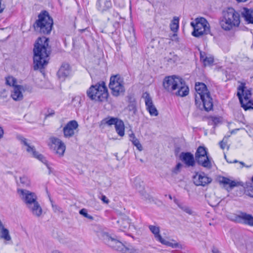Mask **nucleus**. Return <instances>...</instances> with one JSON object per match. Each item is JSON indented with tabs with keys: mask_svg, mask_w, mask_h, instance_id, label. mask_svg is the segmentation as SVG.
I'll list each match as a JSON object with an SVG mask.
<instances>
[{
	"mask_svg": "<svg viewBox=\"0 0 253 253\" xmlns=\"http://www.w3.org/2000/svg\"><path fill=\"white\" fill-rule=\"evenodd\" d=\"M195 89L198 94L195 96V104L201 110H204L207 112L212 110L213 100L210 92L206 85L203 83H196Z\"/></svg>",
	"mask_w": 253,
	"mask_h": 253,
	"instance_id": "obj_1",
	"label": "nucleus"
},
{
	"mask_svg": "<svg viewBox=\"0 0 253 253\" xmlns=\"http://www.w3.org/2000/svg\"><path fill=\"white\" fill-rule=\"evenodd\" d=\"M17 193L33 215L39 217L42 214V209L38 201V197L35 193L20 188L17 189Z\"/></svg>",
	"mask_w": 253,
	"mask_h": 253,
	"instance_id": "obj_2",
	"label": "nucleus"
},
{
	"mask_svg": "<svg viewBox=\"0 0 253 253\" xmlns=\"http://www.w3.org/2000/svg\"><path fill=\"white\" fill-rule=\"evenodd\" d=\"M33 52V63H48L50 53L48 38L39 37L34 44Z\"/></svg>",
	"mask_w": 253,
	"mask_h": 253,
	"instance_id": "obj_3",
	"label": "nucleus"
},
{
	"mask_svg": "<svg viewBox=\"0 0 253 253\" xmlns=\"http://www.w3.org/2000/svg\"><path fill=\"white\" fill-rule=\"evenodd\" d=\"M240 23V15L234 8L229 7L223 11L219 24L221 28L226 31L239 26Z\"/></svg>",
	"mask_w": 253,
	"mask_h": 253,
	"instance_id": "obj_4",
	"label": "nucleus"
},
{
	"mask_svg": "<svg viewBox=\"0 0 253 253\" xmlns=\"http://www.w3.org/2000/svg\"><path fill=\"white\" fill-rule=\"evenodd\" d=\"M53 19L46 11L40 13L34 24L35 30L42 34H48L51 32L53 26Z\"/></svg>",
	"mask_w": 253,
	"mask_h": 253,
	"instance_id": "obj_5",
	"label": "nucleus"
},
{
	"mask_svg": "<svg viewBox=\"0 0 253 253\" xmlns=\"http://www.w3.org/2000/svg\"><path fill=\"white\" fill-rule=\"evenodd\" d=\"M86 93L91 100L100 102L104 101L108 96L107 88L103 82L101 84L91 85Z\"/></svg>",
	"mask_w": 253,
	"mask_h": 253,
	"instance_id": "obj_6",
	"label": "nucleus"
},
{
	"mask_svg": "<svg viewBox=\"0 0 253 253\" xmlns=\"http://www.w3.org/2000/svg\"><path fill=\"white\" fill-rule=\"evenodd\" d=\"M102 236L107 245L120 253H134L135 251L131 246L124 244L107 233H104Z\"/></svg>",
	"mask_w": 253,
	"mask_h": 253,
	"instance_id": "obj_7",
	"label": "nucleus"
},
{
	"mask_svg": "<svg viewBox=\"0 0 253 253\" xmlns=\"http://www.w3.org/2000/svg\"><path fill=\"white\" fill-rule=\"evenodd\" d=\"M196 162L199 165L208 169L212 167L211 158L208 156V149L204 146L198 147L195 154Z\"/></svg>",
	"mask_w": 253,
	"mask_h": 253,
	"instance_id": "obj_8",
	"label": "nucleus"
},
{
	"mask_svg": "<svg viewBox=\"0 0 253 253\" xmlns=\"http://www.w3.org/2000/svg\"><path fill=\"white\" fill-rule=\"evenodd\" d=\"M190 25L194 29L192 34L195 37L207 34L210 30L208 21L203 17L196 18L195 22H191Z\"/></svg>",
	"mask_w": 253,
	"mask_h": 253,
	"instance_id": "obj_9",
	"label": "nucleus"
},
{
	"mask_svg": "<svg viewBox=\"0 0 253 253\" xmlns=\"http://www.w3.org/2000/svg\"><path fill=\"white\" fill-rule=\"evenodd\" d=\"M123 83V79L120 75H116L110 78L109 87L112 90L113 95L118 96L121 93L125 92Z\"/></svg>",
	"mask_w": 253,
	"mask_h": 253,
	"instance_id": "obj_10",
	"label": "nucleus"
},
{
	"mask_svg": "<svg viewBox=\"0 0 253 253\" xmlns=\"http://www.w3.org/2000/svg\"><path fill=\"white\" fill-rule=\"evenodd\" d=\"M182 79L175 76H168L165 78L163 81V86L169 92H172L178 88L181 84Z\"/></svg>",
	"mask_w": 253,
	"mask_h": 253,
	"instance_id": "obj_11",
	"label": "nucleus"
},
{
	"mask_svg": "<svg viewBox=\"0 0 253 253\" xmlns=\"http://www.w3.org/2000/svg\"><path fill=\"white\" fill-rule=\"evenodd\" d=\"M246 88L245 84H242L238 87V92L237 95L239 98L241 107L245 110L250 109L253 110V101L252 100L248 99V101L244 100L243 96L244 95V88Z\"/></svg>",
	"mask_w": 253,
	"mask_h": 253,
	"instance_id": "obj_12",
	"label": "nucleus"
},
{
	"mask_svg": "<svg viewBox=\"0 0 253 253\" xmlns=\"http://www.w3.org/2000/svg\"><path fill=\"white\" fill-rule=\"evenodd\" d=\"M234 221L239 223L253 227V215L245 212L239 211L235 215Z\"/></svg>",
	"mask_w": 253,
	"mask_h": 253,
	"instance_id": "obj_13",
	"label": "nucleus"
},
{
	"mask_svg": "<svg viewBox=\"0 0 253 253\" xmlns=\"http://www.w3.org/2000/svg\"><path fill=\"white\" fill-rule=\"evenodd\" d=\"M49 140L51 143V147L53 148L55 153L59 156H63L66 149V146L64 142L55 137H51Z\"/></svg>",
	"mask_w": 253,
	"mask_h": 253,
	"instance_id": "obj_14",
	"label": "nucleus"
},
{
	"mask_svg": "<svg viewBox=\"0 0 253 253\" xmlns=\"http://www.w3.org/2000/svg\"><path fill=\"white\" fill-rule=\"evenodd\" d=\"M19 139L21 140V143H22L27 147L26 151L29 153L31 154L32 157L38 159L47 165V161L46 160L45 157L42 154H39L38 152H37L34 146H30L29 144L27 143V139L25 138L21 137Z\"/></svg>",
	"mask_w": 253,
	"mask_h": 253,
	"instance_id": "obj_15",
	"label": "nucleus"
},
{
	"mask_svg": "<svg viewBox=\"0 0 253 253\" xmlns=\"http://www.w3.org/2000/svg\"><path fill=\"white\" fill-rule=\"evenodd\" d=\"M149 229L154 235V237L156 240L160 242L161 244L174 248H176L178 247L177 243L172 244V243L166 241L162 238L161 235L160 234V228L159 227L154 225H149Z\"/></svg>",
	"mask_w": 253,
	"mask_h": 253,
	"instance_id": "obj_16",
	"label": "nucleus"
},
{
	"mask_svg": "<svg viewBox=\"0 0 253 253\" xmlns=\"http://www.w3.org/2000/svg\"><path fill=\"white\" fill-rule=\"evenodd\" d=\"M78 124L75 120L69 121L63 127V132L65 138H70L75 134V131L78 127Z\"/></svg>",
	"mask_w": 253,
	"mask_h": 253,
	"instance_id": "obj_17",
	"label": "nucleus"
},
{
	"mask_svg": "<svg viewBox=\"0 0 253 253\" xmlns=\"http://www.w3.org/2000/svg\"><path fill=\"white\" fill-rule=\"evenodd\" d=\"M212 181L211 178L206 175L204 172L196 173L193 176L194 183L197 186H205Z\"/></svg>",
	"mask_w": 253,
	"mask_h": 253,
	"instance_id": "obj_18",
	"label": "nucleus"
},
{
	"mask_svg": "<svg viewBox=\"0 0 253 253\" xmlns=\"http://www.w3.org/2000/svg\"><path fill=\"white\" fill-rule=\"evenodd\" d=\"M179 158L188 167H194L195 165V158L191 152H181Z\"/></svg>",
	"mask_w": 253,
	"mask_h": 253,
	"instance_id": "obj_19",
	"label": "nucleus"
},
{
	"mask_svg": "<svg viewBox=\"0 0 253 253\" xmlns=\"http://www.w3.org/2000/svg\"><path fill=\"white\" fill-rule=\"evenodd\" d=\"M72 69L70 64H62L57 75L60 80L64 81L66 77L72 74Z\"/></svg>",
	"mask_w": 253,
	"mask_h": 253,
	"instance_id": "obj_20",
	"label": "nucleus"
},
{
	"mask_svg": "<svg viewBox=\"0 0 253 253\" xmlns=\"http://www.w3.org/2000/svg\"><path fill=\"white\" fill-rule=\"evenodd\" d=\"M0 239L4 241L5 244H8V242L11 241V237L9 234L8 229L5 228L2 222L0 220Z\"/></svg>",
	"mask_w": 253,
	"mask_h": 253,
	"instance_id": "obj_21",
	"label": "nucleus"
},
{
	"mask_svg": "<svg viewBox=\"0 0 253 253\" xmlns=\"http://www.w3.org/2000/svg\"><path fill=\"white\" fill-rule=\"evenodd\" d=\"M111 6L112 3L110 0H97L96 2V8L101 12L108 10Z\"/></svg>",
	"mask_w": 253,
	"mask_h": 253,
	"instance_id": "obj_22",
	"label": "nucleus"
},
{
	"mask_svg": "<svg viewBox=\"0 0 253 253\" xmlns=\"http://www.w3.org/2000/svg\"><path fill=\"white\" fill-rule=\"evenodd\" d=\"M241 14L248 23L253 24V9L243 8Z\"/></svg>",
	"mask_w": 253,
	"mask_h": 253,
	"instance_id": "obj_23",
	"label": "nucleus"
},
{
	"mask_svg": "<svg viewBox=\"0 0 253 253\" xmlns=\"http://www.w3.org/2000/svg\"><path fill=\"white\" fill-rule=\"evenodd\" d=\"M22 86L20 85H16L13 87V91L11 96L13 100L19 101L23 99V96L21 92Z\"/></svg>",
	"mask_w": 253,
	"mask_h": 253,
	"instance_id": "obj_24",
	"label": "nucleus"
},
{
	"mask_svg": "<svg viewBox=\"0 0 253 253\" xmlns=\"http://www.w3.org/2000/svg\"><path fill=\"white\" fill-rule=\"evenodd\" d=\"M219 182L220 183L222 184L224 187L228 185L230 190L233 189L235 187L237 186L239 183L234 180H232L229 178L224 176H222L220 178Z\"/></svg>",
	"mask_w": 253,
	"mask_h": 253,
	"instance_id": "obj_25",
	"label": "nucleus"
},
{
	"mask_svg": "<svg viewBox=\"0 0 253 253\" xmlns=\"http://www.w3.org/2000/svg\"><path fill=\"white\" fill-rule=\"evenodd\" d=\"M115 127L117 134L120 136H123L125 135V124L124 122L119 119L115 125Z\"/></svg>",
	"mask_w": 253,
	"mask_h": 253,
	"instance_id": "obj_26",
	"label": "nucleus"
},
{
	"mask_svg": "<svg viewBox=\"0 0 253 253\" xmlns=\"http://www.w3.org/2000/svg\"><path fill=\"white\" fill-rule=\"evenodd\" d=\"M177 89H178V90L175 92V95L177 96L181 97L186 96L188 94L189 92V87L183 84L182 83L181 84H180Z\"/></svg>",
	"mask_w": 253,
	"mask_h": 253,
	"instance_id": "obj_27",
	"label": "nucleus"
},
{
	"mask_svg": "<svg viewBox=\"0 0 253 253\" xmlns=\"http://www.w3.org/2000/svg\"><path fill=\"white\" fill-rule=\"evenodd\" d=\"M174 201V203L177 205L178 208H180L182 211H184L185 212L187 213L189 215L193 214V211L189 206L185 205L182 203L178 202L177 199H175Z\"/></svg>",
	"mask_w": 253,
	"mask_h": 253,
	"instance_id": "obj_28",
	"label": "nucleus"
},
{
	"mask_svg": "<svg viewBox=\"0 0 253 253\" xmlns=\"http://www.w3.org/2000/svg\"><path fill=\"white\" fill-rule=\"evenodd\" d=\"M119 119L113 117H108L101 121V124L107 125L108 126H115Z\"/></svg>",
	"mask_w": 253,
	"mask_h": 253,
	"instance_id": "obj_29",
	"label": "nucleus"
},
{
	"mask_svg": "<svg viewBox=\"0 0 253 253\" xmlns=\"http://www.w3.org/2000/svg\"><path fill=\"white\" fill-rule=\"evenodd\" d=\"M142 97L144 99L146 109L154 105L152 99L148 92H145L143 93Z\"/></svg>",
	"mask_w": 253,
	"mask_h": 253,
	"instance_id": "obj_30",
	"label": "nucleus"
},
{
	"mask_svg": "<svg viewBox=\"0 0 253 253\" xmlns=\"http://www.w3.org/2000/svg\"><path fill=\"white\" fill-rule=\"evenodd\" d=\"M118 223L120 226L123 229H127L129 227L130 220L126 217L120 219L118 221Z\"/></svg>",
	"mask_w": 253,
	"mask_h": 253,
	"instance_id": "obj_31",
	"label": "nucleus"
},
{
	"mask_svg": "<svg viewBox=\"0 0 253 253\" xmlns=\"http://www.w3.org/2000/svg\"><path fill=\"white\" fill-rule=\"evenodd\" d=\"M178 57L174 54V53L169 52L165 57V61L170 63H174L178 60Z\"/></svg>",
	"mask_w": 253,
	"mask_h": 253,
	"instance_id": "obj_32",
	"label": "nucleus"
},
{
	"mask_svg": "<svg viewBox=\"0 0 253 253\" xmlns=\"http://www.w3.org/2000/svg\"><path fill=\"white\" fill-rule=\"evenodd\" d=\"M170 28L172 31L176 32L179 28V19L177 17H174L172 20L171 24H170Z\"/></svg>",
	"mask_w": 253,
	"mask_h": 253,
	"instance_id": "obj_33",
	"label": "nucleus"
},
{
	"mask_svg": "<svg viewBox=\"0 0 253 253\" xmlns=\"http://www.w3.org/2000/svg\"><path fill=\"white\" fill-rule=\"evenodd\" d=\"M252 181V182L248 184L245 188V193L247 195L253 198V176Z\"/></svg>",
	"mask_w": 253,
	"mask_h": 253,
	"instance_id": "obj_34",
	"label": "nucleus"
},
{
	"mask_svg": "<svg viewBox=\"0 0 253 253\" xmlns=\"http://www.w3.org/2000/svg\"><path fill=\"white\" fill-rule=\"evenodd\" d=\"M200 59L204 63L207 62V63H213L214 62V58L212 56H210L207 57L206 56L205 53H202L200 52Z\"/></svg>",
	"mask_w": 253,
	"mask_h": 253,
	"instance_id": "obj_35",
	"label": "nucleus"
},
{
	"mask_svg": "<svg viewBox=\"0 0 253 253\" xmlns=\"http://www.w3.org/2000/svg\"><path fill=\"white\" fill-rule=\"evenodd\" d=\"M83 102V100L82 97L79 95L75 96L72 99V103L73 104L74 106L78 108H79L81 106Z\"/></svg>",
	"mask_w": 253,
	"mask_h": 253,
	"instance_id": "obj_36",
	"label": "nucleus"
},
{
	"mask_svg": "<svg viewBox=\"0 0 253 253\" xmlns=\"http://www.w3.org/2000/svg\"><path fill=\"white\" fill-rule=\"evenodd\" d=\"M127 41L131 46H133L134 45H135L136 42V37L135 35L134 30L133 29H132V33L131 34V35L128 37H126Z\"/></svg>",
	"mask_w": 253,
	"mask_h": 253,
	"instance_id": "obj_37",
	"label": "nucleus"
},
{
	"mask_svg": "<svg viewBox=\"0 0 253 253\" xmlns=\"http://www.w3.org/2000/svg\"><path fill=\"white\" fill-rule=\"evenodd\" d=\"M6 84L9 86H12L13 87L17 85V80L12 76H8L5 78Z\"/></svg>",
	"mask_w": 253,
	"mask_h": 253,
	"instance_id": "obj_38",
	"label": "nucleus"
},
{
	"mask_svg": "<svg viewBox=\"0 0 253 253\" xmlns=\"http://www.w3.org/2000/svg\"><path fill=\"white\" fill-rule=\"evenodd\" d=\"M20 183L23 187H29L31 185V182L29 178L26 176H23L20 177Z\"/></svg>",
	"mask_w": 253,
	"mask_h": 253,
	"instance_id": "obj_39",
	"label": "nucleus"
},
{
	"mask_svg": "<svg viewBox=\"0 0 253 253\" xmlns=\"http://www.w3.org/2000/svg\"><path fill=\"white\" fill-rule=\"evenodd\" d=\"M47 64H34L33 69L34 70H39L42 74L45 73V68Z\"/></svg>",
	"mask_w": 253,
	"mask_h": 253,
	"instance_id": "obj_40",
	"label": "nucleus"
},
{
	"mask_svg": "<svg viewBox=\"0 0 253 253\" xmlns=\"http://www.w3.org/2000/svg\"><path fill=\"white\" fill-rule=\"evenodd\" d=\"M146 110L151 116H157L158 115V111L154 105L146 108Z\"/></svg>",
	"mask_w": 253,
	"mask_h": 253,
	"instance_id": "obj_41",
	"label": "nucleus"
},
{
	"mask_svg": "<svg viewBox=\"0 0 253 253\" xmlns=\"http://www.w3.org/2000/svg\"><path fill=\"white\" fill-rule=\"evenodd\" d=\"M252 95V90L251 89H248L245 90V88H244V95L243 96V98L245 101H248V99H249Z\"/></svg>",
	"mask_w": 253,
	"mask_h": 253,
	"instance_id": "obj_42",
	"label": "nucleus"
},
{
	"mask_svg": "<svg viewBox=\"0 0 253 253\" xmlns=\"http://www.w3.org/2000/svg\"><path fill=\"white\" fill-rule=\"evenodd\" d=\"M129 111L131 112L133 114H135L137 111L136 103H129L127 107Z\"/></svg>",
	"mask_w": 253,
	"mask_h": 253,
	"instance_id": "obj_43",
	"label": "nucleus"
},
{
	"mask_svg": "<svg viewBox=\"0 0 253 253\" xmlns=\"http://www.w3.org/2000/svg\"><path fill=\"white\" fill-rule=\"evenodd\" d=\"M132 144L136 147L137 149L141 151L142 150V147L140 143L139 142V140L137 138H135L134 140H132Z\"/></svg>",
	"mask_w": 253,
	"mask_h": 253,
	"instance_id": "obj_44",
	"label": "nucleus"
},
{
	"mask_svg": "<svg viewBox=\"0 0 253 253\" xmlns=\"http://www.w3.org/2000/svg\"><path fill=\"white\" fill-rule=\"evenodd\" d=\"M79 213L80 214L83 215L85 217H86L88 219H92L93 218L92 216L89 214H88L87 212V211L86 209H81L80 211H79Z\"/></svg>",
	"mask_w": 253,
	"mask_h": 253,
	"instance_id": "obj_45",
	"label": "nucleus"
},
{
	"mask_svg": "<svg viewBox=\"0 0 253 253\" xmlns=\"http://www.w3.org/2000/svg\"><path fill=\"white\" fill-rule=\"evenodd\" d=\"M115 5L120 7L123 8L125 6L124 0H114Z\"/></svg>",
	"mask_w": 253,
	"mask_h": 253,
	"instance_id": "obj_46",
	"label": "nucleus"
},
{
	"mask_svg": "<svg viewBox=\"0 0 253 253\" xmlns=\"http://www.w3.org/2000/svg\"><path fill=\"white\" fill-rule=\"evenodd\" d=\"M182 166V165L180 163H177L175 167L172 170V172L175 174H177L178 172H179Z\"/></svg>",
	"mask_w": 253,
	"mask_h": 253,
	"instance_id": "obj_47",
	"label": "nucleus"
},
{
	"mask_svg": "<svg viewBox=\"0 0 253 253\" xmlns=\"http://www.w3.org/2000/svg\"><path fill=\"white\" fill-rule=\"evenodd\" d=\"M211 118L214 124V128H215L216 125L220 122V119L219 118L216 117L211 116Z\"/></svg>",
	"mask_w": 253,
	"mask_h": 253,
	"instance_id": "obj_48",
	"label": "nucleus"
},
{
	"mask_svg": "<svg viewBox=\"0 0 253 253\" xmlns=\"http://www.w3.org/2000/svg\"><path fill=\"white\" fill-rule=\"evenodd\" d=\"M128 102L129 103H136L135 98L132 95H129L128 96Z\"/></svg>",
	"mask_w": 253,
	"mask_h": 253,
	"instance_id": "obj_49",
	"label": "nucleus"
},
{
	"mask_svg": "<svg viewBox=\"0 0 253 253\" xmlns=\"http://www.w3.org/2000/svg\"><path fill=\"white\" fill-rule=\"evenodd\" d=\"M52 207L53 208V210L54 211H59L62 212V211H61V209L58 207L57 205H54L53 204H52Z\"/></svg>",
	"mask_w": 253,
	"mask_h": 253,
	"instance_id": "obj_50",
	"label": "nucleus"
},
{
	"mask_svg": "<svg viewBox=\"0 0 253 253\" xmlns=\"http://www.w3.org/2000/svg\"><path fill=\"white\" fill-rule=\"evenodd\" d=\"M219 145L220 147L221 148V149L223 150L225 148V146H226V142H224L223 141V140L221 141L220 142H219Z\"/></svg>",
	"mask_w": 253,
	"mask_h": 253,
	"instance_id": "obj_51",
	"label": "nucleus"
},
{
	"mask_svg": "<svg viewBox=\"0 0 253 253\" xmlns=\"http://www.w3.org/2000/svg\"><path fill=\"white\" fill-rule=\"evenodd\" d=\"M101 199L105 203L108 204L109 203V200L105 195H102Z\"/></svg>",
	"mask_w": 253,
	"mask_h": 253,
	"instance_id": "obj_52",
	"label": "nucleus"
},
{
	"mask_svg": "<svg viewBox=\"0 0 253 253\" xmlns=\"http://www.w3.org/2000/svg\"><path fill=\"white\" fill-rule=\"evenodd\" d=\"M4 133V130L2 127L0 125V139L3 138Z\"/></svg>",
	"mask_w": 253,
	"mask_h": 253,
	"instance_id": "obj_53",
	"label": "nucleus"
},
{
	"mask_svg": "<svg viewBox=\"0 0 253 253\" xmlns=\"http://www.w3.org/2000/svg\"><path fill=\"white\" fill-rule=\"evenodd\" d=\"M54 114V112L53 110H51L50 112L48 111V113L45 115V117H49L52 116Z\"/></svg>",
	"mask_w": 253,
	"mask_h": 253,
	"instance_id": "obj_54",
	"label": "nucleus"
},
{
	"mask_svg": "<svg viewBox=\"0 0 253 253\" xmlns=\"http://www.w3.org/2000/svg\"><path fill=\"white\" fill-rule=\"evenodd\" d=\"M4 9V6L1 4V0H0V13H1Z\"/></svg>",
	"mask_w": 253,
	"mask_h": 253,
	"instance_id": "obj_55",
	"label": "nucleus"
},
{
	"mask_svg": "<svg viewBox=\"0 0 253 253\" xmlns=\"http://www.w3.org/2000/svg\"><path fill=\"white\" fill-rule=\"evenodd\" d=\"M208 124H209V125H211V126H214V124H213V121L212 120L211 116L209 118V120Z\"/></svg>",
	"mask_w": 253,
	"mask_h": 253,
	"instance_id": "obj_56",
	"label": "nucleus"
},
{
	"mask_svg": "<svg viewBox=\"0 0 253 253\" xmlns=\"http://www.w3.org/2000/svg\"><path fill=\"white\" fill-rule=\"evenodd\" d=\"M130 140L132 141V140H134L135 138H136L135 136V135L133 133H131L129 134Z\"/></svg>",
	"mask_w": 253,
	"mask_h": 253,
	"instance_id": "obj_57",
	"label": "nucleus"
},
{
	"mask_svg": "<svg viewBox=\"0 0 253 253\" xmlns=\"http://www.w3.org/2000/svg\"><path fill=\"white\" fill-rule=\"evenodd\" d=\"M212 253H220V252L219 251V250L216 248L213 247L212 249Z\"/></svg>",
	"mask_w": 253,
	"mask_h": 253,
	"instance_id": "obj_58",
	"label": "nucleus"
},
{
	"mask_svg": "<svg viewBox=\"0 0 253 253\" xmlns=\"http://www.w3.org/2000/svg\"><path fill=\"white\" fill-rule=\"evenodd\" d=\"M240 164L242 165V167H246L247 168L250 167V166H246L245 165V164L244 162H240Z\"/></svg>",
	"mask_w": 253,
	"mask_h": 253,
	"instance_id": "obj_59",
	"label": "nucleus"
},
{
	"mask_svg": "<svg viewBox=\"0 0 253 253\" xmlns=\"http://www.w3.org/2000/svg\"><path fill=\"white\" fill-rule=\"evenodd\" d=\"M51 253H62L59 252L58 250H54V251H53Z\"/></svg>",
	"mask_w": 253,
	"mask_h": 253,
	"instance_id": "obj_60",
	"label": "nucleus"
},
{
	"mask_svg": "<svg viewBox=\"0 0 253 253\" xmlns=\"http://www.w3.org/2000/svg\"><path fill=\"white\" fill-rule=\"evenodd\" d=\"M238 1H240V2H245V1H246L247 0H237Z\"/></svg>",
	"mask_w": 253,
	"mask_h": 253,
	"instance_id": "obj_61",
	"label": "nucleus"
},
{
	"mask_svg": "<svg viewBox=\"0 0 253 253\" xmlns=\"http://www.w3.org/2000/svg\"><path fill=\"white\" fill-rule=\"evenodd\" d=\"M169 198L170 199H172L171 196L170 195H169Z\"/></svg>",
	"mask_w": 253,
	"mask_h": 253,
	"instance_id": "obj_62",
	"label": "nucleus"
},
{
	"mask_svg": "<svg viewBox=\"0 0 253 253\" xmlns=\"http://www.w3.org/2000/svg\"><path fill=\"white\" fill-rule=\"evenodd\" d=\"M238 162V161H237V160H235V161H234V163H236V162Z\"/></svg>",
	"mask_w": 253,
	"mask_h": 253,
	"instance_id": "obj_63",
	"label": "nucleus"
},
{
	"mask_svg": "<svg viewBox=\"0 0 253 253\" xmlns=\"http://www.w3.org/2000/svg\"><path fill=\"white\" fill-rule=\"evenodd\" d=\"M176 36V35L173 34V36Z\"/></svg>",
	"mask_w": 253,
	"mask_h": 253,
	"instance_id": "obj_64",
	"label": "nucleus"
}]
</instances>
